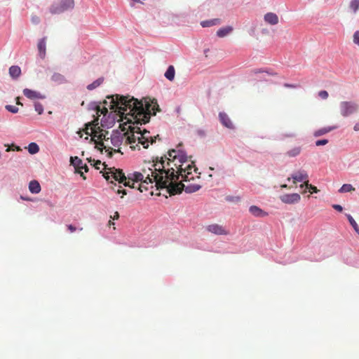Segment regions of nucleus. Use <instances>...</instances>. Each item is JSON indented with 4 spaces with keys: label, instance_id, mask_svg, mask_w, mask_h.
<instances>
[{
    "label": "nucleus",
    "instance_id": "nucleus-43",
    "mask_svg": "<svg viewBox=\"0 0 359 359\" xmlns=\"http://www.w3.org/2000/svg\"><path fill=\"white\" fill-rule=\"evenodd\" d=\"M187 164H191L192 165V170L194 169V171L195 172V173H197L198 168L195 167V165L194 164V162L192 161H191V160L188 161L187 160V163L184 164L183 168H185Z\"/></svg>",
    "mask_w": 359,
    "mask_h": 359
},
{
    "label": "nucleus",
    "instance_id": "nucleus-21",
    "mask_svg": "<svg viewBox=\"0 0 359 359\" xmlns=\"http://www.w3.org/2000/svg\"><path fill=\"white\" fill-rule=\"evenodd\" d=\"M336 128H337L336 126L324 127V128H320V129L316 130L313 133V135L316 137H320V136H322L326 133H328L332 131L333 130H334Z\"/></svg>",
    "mask_w": 359,
    "mask_h": 359
},
{
    "label": "nucleus",
    "instance_id": "nucleus-45",
    "mask_svg": "<svg viewBox=\"0 0 359 359\" xmlns=\"http://www.w3.org/2000/svg\"><path fill=\"white\" fill-rule=\"evenodd\" d=\"M332 208L339 212H341L343 210L342 206L338 204L332 205Z\"/></svg>",
    "mask_w": 359,
    "mask_h": 359
},
{
    "label": "nucleus",
    "instance_id": "nucleus-32",
    "mask_svg": "<svg viewBox=\"0 0 359 359\" xmlns=\"http://www.w3.org/2000/svg\"><path fill=\"white\" fill-rule=\"evenodd\" d=\"M355 188L350 184H344L341 186V187L339 189V192L340 193H346L354 191Z\"/></svg>",
    "mask_w": 359,
    "mask_h": 359
},
{
    "label": "nucleus",
    "instance_id": "nucleus-29",
    "mask_svg": "<svg viewBox=\"0 0 359 359\" xmlns=\"http://www.w3.org/2000/svg\"><path fill=\"white\" fill-rule=\"evenodd\" d=\"M300 147H294L286 152V155L289 157H295L301 153Z\"/></svg>",
    "mask_w": 359,
    "mask_h": 359
},
{
    "label": "nucleus",
    "instance_id": "nucleus-8",
    "mask_svg": "<svg viewBox=\"0 0 359 359\" xmlns=\"http://www.w3.org/2000/svg\"><path fill=\"white\" fill-rule=\"evenodd\" d=\"M109 171L103 172V176L107 181H109L110 179H113L119 183L124 184L125 182H127V177L125 176V174L122 172L121 170H112L111 168H109Z\"/></svg>",
    "mask_w": 359,
    "mask_h": 359
},
{
    "label": "nucleus",
    "instance_id": "nucleus-36",
    "mask_svg": "<svg viewBox=\"0 0 359 359\" xmlns=\"http://www.w3.org/2000/svg\"><path fill=\"white\" fill-rule=\"evenodd\" d=\"M350 7L354 13H356L359 8V0H352L350 4Z\"/></svg>",
    "mask_w": 359,
    "mask_h": 359
},
{
    "label": "nucleus",
    "instance_id": "nucleus-12",
    "mask_svg": "<svg viewBox=\"0 0 359 359\" xmlns=\"http://www.w3.org/2000/svg\"><path fill=\"white\" fill-rule=\"evenodd\" d=\"M91 125L92 124L90 123L88 124H86L85 133L87 135H93V138H92L93 140H94L95 137H97L100 140H107L106 135L107 134V132H106L105 134L103 133L102 132H101L99 135H97V131L95 130V128H93Z\"/></svg>",
    "mask_w": 359,
    "mask_h": 359
},
{
    "label": "nucleus",
    "instance_id": "nucleus-26",
    "mask_svg": "<svg viewBox=\"0 0 359 359\" xmlns=\"http://www.w3.org/2000/svg\"><path fill=\"white\" fill-rule=\"evenodd\" d=\"M220 22H220L219 19L215 18V19H212V20L202 21L201 22V25L203 27H212V26H214L216 25H219V24H220Z\"/></svg>",
    "mask_w": 359,
    "mask_h": 359
},
{
    "label": "nucleus",
    "instance_id": "nucleus-9",
    "mask_svg": "<svg viewBox=\"0 0 359 359\" xmlns=\"http://www.w3.org/2000/svg\"><path fill=\"white\" fill-rule=\"evenodd\" d=\"M71 164L74 167L76 172L80 174L83 180H86V177L83 175L82 170H84L86 172L88 171V167L86 163H83L82 160L77 156L70 158Z\"/></svg>",
    "mask_w": 359,
    "mask_h": 359
},
{
    "label": "nucleus",
    "instance_id": "nucleus-46",
    "mask_svg": "<svg viewBox=\"0 0 359 359\" xmlns=\"http://www.w3.org/2000/svg\"><path fill=\"white\" fill-rule=\"evenodd\" d=\"M67 226V229L69 230V231L71 233H73V232H74L76 230V228L74 226L72 225V224H69Z\"/></svg>",
    "mask_w": 359,
    "mask_h": 359
},
{
    "label": "nucleus",
    "instance_id": "nucleus-38",
    "mask_svg": "<svg viewBox=\"0 0 359 359\" xmlns=\"http://www.w3.org/2000/svg\"><path fill=\"white\" fill-rule=\"evenodd\" d=\"M6 109L8 111L14 113V114L17 113L18 111V108L17 107L13 106V105H6Z\"/></svg>",
    "mask_w": 359,
    "mask_h": 359
},
{
    "label": "nucleus",
    "instance_id": "nucleus-44",
    "mask_svg": "<svg viewBox=\"0 0 359 359\" xmlns=\"http://www.w3.org/2000/svg\"><path fill=\"white\" fill-rule=\"evenodd\" d=\"M254 74H257L260 73H266L268 75H273V74L270 73L269 72L266 70H262V69H255L253 71Z\"/></svg>",
    "mask_w": 359,
    "mask_h": 359
},
{
    "label": "nucleus",
    "instance_id": "nucleus-13",
    "mask_svg": "<svg viewBox=\"0 0 359 359\" xmlns=\"http://www.w3.org/2000/svg\"><path fill=\"white\" fill-rule=\"evenodd\" d=\"M23 94L26 97L30 100H43L46 98L44 95L29 88H25L23 90Z\"/></svg>",
    "mask_w": 359,
    "mask_h": 359
},
{
    "label": "nucleus",
    "instance_id": "nucleus-28",
    "mask_svg": "<svg viewBox=\"0 0 359 359\" xmlns=\"http://www.w3.org/2000/svg\"><path fill=\"white\" fill-rule=\"evenodd\" d=\"M232 27L229 26L220 28L219 29L217 30V35L219 37H224L226 35H228L232 31Z\"/></svg>",
    "mask_w": 359,
    "mask_h": 359
},
{
    "label": "nucleus",
    "instance_id": "nucleus-24",
    "mask_svg": "<svg viewBox=\"0 0 359 359\" xmlns=\"http://www.w3.org/2000/svg\"><path fill=\"white\" fill-rule=\"evenodd\" d=\"M123 139V136L118 133L113 134L111 136V144L116 147H118L121 144Z\"/></svg>",
    "mask_w": 359,
    "mask_h": 359
},
{
    "label": "nucleus",
    "instance_id": "nucleus-23",
    "mask_svg": "<svg viewBox=\"0 0 359 359\" xmlns=\"http://www.w3.org/2000/svg\"><path fill=\"white\" fill-rule=\"evenodd\" d=\"M51 81L58 84L64 83L67 81L65 76L57 72L52 75Z\"/></svg>",
    "mask_w": 359,
    "mask_h": 359
},
{
    "label": "nucleus",
    "instance_id": "nucleus-6",
    "mask_svg": "<svg viewBox=\"0 0 359 359\" xmlns=\"http://www.w3.org/2000/svg\"><path fill=\"white\" fill-rule=\"evenodd\" d=\"M358 109V105L351 101H343L339 104V112L343 117H348Z\"/></svg>",
    "mask_w": 359,
    "mask_h": 359
},
{
    "label": "nucleus",
    "instance_id": "nucleus-4",
    "mask_svg": "<svg viewBox=\"0 0 359 359\" xmlns=\"http://www.w3.org/2000/svg\"><path fill=\"white\" fill-rule=\"evenodd\" d=\"M132 134L128 135L127 137V142L130 145L132 150L138 149L140 150V144H142L143 148L147 149L149 143L154 144L156 142V138L159 137L158 135L156 136H151L150 132L144 129L142 130L137 126H134L130 128Z\"/></svg>",
    "mask_w": 359,
    "mask_h": 359
},
{
    "label": "nucleus",
    "instance_id": "nucleus-40",
    "mask_svg": "<svg viewBox=\"0 0 359 359\" xmlns=\"http://www.w3.org/2000/svg\"><path fill=\"white\" fill-rule=\"evenodd\" d=\"M318 95L323 100H326L329 96L328 93L326 90H320L318 93Z\"/></svg>",
    "mask_w": 359,
    "mask_h": 359
},
{
    "label": "nucleus",
    "instance_id": "nucleus-16",
    "mask_svg": "<svg viewBox=\"0 0 359 359\" xmlns=\"http://www.w3.org/2000/svg\"><path fill=\"white\" fill-rule=\"evenodd\" d=\"M39 57L41 59L45 58L46 54V37L39 40L37 44Z\"/></svg>",
    "mask_w": 359,
    "mask_h": 359
},
{
    "label": "nucleus",
    "instance_id": "nucleus-27",
    "mask_svg": "<svg viewBox=\"0 0 359 359\" xmlns=\"http://www.w3.org/2000/svg\"><path fill=\"white\" fill-rule=\"evenodd\" d=\"M175 68L172 65H170L167 69L164 76L169 81H173V79L175 78Z\"/></svg>",
    "mask_w": 359,
    "mask_h": 359
},
{
    "label": "nucleus",
    "instance_id": "nucleus-22",
    "mask_svg": "<svg viewBox=\"0 0 359 359\" xmlns=\"http://www.w3.org/2000/svg\"><path fill=\"white\" fill-rule=\"evenodd\" d=\"M29 189L32 194H38L41 191L40 184L36 180H32L29 182Z\"/></svg>",
    "mask_w": 359,
    "mask_h": 359
},
{
    "label": "nucleus",
    "instance_id": "nucleus-33",
    "mask_svg": "<svg viewBox=\"0 0 359 359\" xmlns=\"http://www.w3.org/2000/svg\"><path fill=\"white\" fill-rule=\"evenodd\" d=\"M28 151L31 154H34L39 152V147L37 144L32 142L28 146Z\"/></svg>",
    "mask_w": 359,
    "mask_h": 359
},
{
    "label": "nucleus",
    "instance_id": "nucleus-35",
    "mask_svg": "<svg viewBox=\"0 0 359 359\" xmlns=\"http://www.w3.org/2000/svg\"><path fill=\"white\" fill-rule=\"evenodd\" d=\"M307 189H309L310 190V191L311 193H318L319 191V189H318V188L311 184L309 183V180H306L305 182V185H304Z\"/></svg>",
    "mask_w": 359,
    "mask_h": 359
},
{
    "label": "nucleus",
    "instance_id": "nucleus-3",
    "mask_svg": "<svg viewBox=\"0 0 359 359\" xmlns=\"http://www.w3.org/2000/svg\"><path fill=\"white\" fill-rule=\"evenodd\" d=\"M151 168H149L151 173H147L145 179L139 184L138 189L140 192H143L148 189L147 185L156 182L157 189L168 188L173 180H177V177L174 175L173 171H165L164 163H153Z\"/></svg>",
    "mask_w": 359,
    "mask_h": 359
},
{
    "label": "nucleus",
    "instance_id": "nucleus-2",
    "mask_svg": "<svg viewBox=\"0 0 359 359\" xmlns=\"http://www.w3.org/2000/svg\"><path fill=\"white\" fill-rule=\"evenodd\" d=\"M164 163L165 171L171 172L173 171L174 175L179 180L180 177L182 180L188 182L190 180H194V176L192 173V165L187 164L185 168H183L184 164L187 163V156L184 151L180 149H170L168 151V154L164 157L156 158V161L154 163Z\"/></svg>",
    "mask_w": 359,
    "mask_h": 359
},
{
    "label": "nucleus",
    "instance_id": "nucleus-42",
    "mask_svg": "<svg viewBox=\"0 0 359 359\" xmlns=\"http://www.w3.org/2000/svg\"><path fill=\"white\" fill-rule=\"evenodd\" d=\"M328 142V140H317L316 142V146H323V145H325L327 144Z\"/></svg>",
    "mask_w": 359,
    "mask_h": 359
},
{
    "label": "nucleus",
    "instance_id": "nucleus-54",
    "mask_svg": "<svg viewBox=\"0 0 359 359\" xmlns=\"http://www.w3.org/2000/svg\"><path fill=\"white\" fill-rule=\"evenodd\" d=\"M114 224V223L111 221L109 222V225Z\"/></svg>",
    "mask_w": 359,
    "mask_h": 359
},
{
    "label": "nucleus",
    "instance_id": "nucleus-50",
    "mask_svg": "<svg viewBox=\"0 0 359 359\" xmlns=\"http://www.w3.org/2000/svg\"><path fill=\"white\" fill-rule=\"evenodd\" d=\"M101 164V161H97L95 164L94 165V166L95 167L96 169L99 170L100 168L99 167V165Z\"/></svg>",
    "mask_w": 359,
    "mask_h": 359
},
{
    "label": "nucleus",
    "instance_id": "nucleus-7",
    "mask_svg": "<svg viewBox=\"0 0 359 359\" xmlns=\"http://www.w3.org/2000/svg\"><path fill=\"white\" fill-rule=\"evenodd\" d=\"M147 173H151V170L143 169L142 172H135L128 175L127 182H125L124 186L135 188V182L143 181L144 175L147 176Z\"/></svg>",
    "mask_w": 359,
    "mask_h": 359
},
{
    "label": "nucleus",
    "instance_id": "nucleus-17",
    "mask_svg": "<svg viewBox=\"0 0 359 359\" xmlns=\"http://www.w3.org/2000/svg\"><path fill=\"white\" fill-rule=\"evenodd\" d=\"M264 20L269 25H275L278 23V17L274 13H267L264 15Z\"/></svg>",
    "mask_w": 359,
    "mask_h": 359
},
{
    "label": "nucleus",
    "instance_id": "nucleus-10",
    "mask_svg": "<svg viewBox=\"0 0 359 359\" xmlns=\"http://www.w3.org/2000/svg\"><path fill=\"white\" fill-rule=\"evenodd\" d=\"M206 230L216 235H228L229 233L224 226L218 224H212L207 226Z\"/></svg>",
    "mask_w": 359,
    "mask_h": 359
},
{
    "label": "nucleus",
    "instance_id": "nucleus-49",
    "mask_svg": "<svg viewBox=\"0 0 359 359\" xmlns=\"http://www.w3.org/2000/svg\"><path fill=\"white\" fill-rule=\"evenodd\" d=\"M284 86H285V87H286V88H296V86H295V85H293V84H289V83H285V84H284Z\"/></svg>",
    "mask_w": 359,
    "mask_h": 359
},
{
    "label": "nucleus",
    "instance_id": "nucleus-53",
    "mask_svg": "<svg viewBox=\"0 0 359 359\" xmlns=\"http://www.w3.org/2000/svg\"><path fill=\"white\" fill-rule=\"evenodd\" d=\"M281 187L282 188H286L287 187V184H283V185H281Z\"/></svg>",
    "mask_w": 359,
    "mask_h": 359
},
{
    "label": "nucleus",
    "instance_id": "nucleus-30",
    "mask_svg": "<svg viewBox=\"0 0 359 359\" xmlns=\"http://www.w3.org/2000/svg\"><path fill=\"white\" fill-rule=\"evenodd\" d=\"M50 12L55 15L59 14L64 12L63 8H62L60 4L52 5L50 8Z\"/></svg>",
    "mask_w": 359,
    "mask_h": 359
},
{
    "label": "nucleus",
    "instance_id": "nucleus-52",
    "mask_svg": "<svg viewBox=\"0 0 359 359\" xmlns=\"http://www.w3.org/2000/svg\"><path fill=\"white\" fill-rule=\"evenodd\" d=\"M16 104L18 105H22V104L20 102V97L16 98Z\"/></svg>",
    "mask_w": 359,
    "mask_h": 359
},
{
    "label": "nucleus",
    "instance_id": "nucleus-51",
    "mask_svg": "<svg viewBox=\"0 0 359 359\" xmlns=\"http://www.w3.org/2000/svg\"><path fill=\"white\" fill-rule=\"evenodd\" d=\"M353 129L355 131H358L359 130V123H357L354 127H353Z\"/></svg>",
    "mask_w": 359,
    "mask_h": 359
},
{
    "label": "nucleus",
    "instance_id": "nucleus-34",
    "mask_svg": "<svg viewBox=\"0 0 359 359\" xmlns=\"http://www.w3.org/2000/svg\"><path fill=\"white\" fill-rule=\"evenodd\" d=\"M347 218L351 224V225L353 226L354 230L359 234V226L356 222L354 220V219L350 215H346Z\"/></svg>",
    "mask_w": 359,
    "mask_h": 359
},
{
    "label": "nucleus",
    "instance_id": "nucleus-47",
    "mask_svg": "<svg viewBox=\"0 0 359 359\" xmlns=\"http://www.w3.org/2000/svg\"><path fill=\"white\" fill-rule=\"evenodd\" d=\"M116 192L117 194H122L123 195L126 194V191L125 189H118Z\"/></svg>",
    "mask_w": 359,
    "mask_h": 359
},
{
    "label": "nucleus",
    "instance_id": "nucleus-5",
    "mask_svg": "<svg viewBox=\"0 0 359 359\" xmlns=\"http://www.w3.org/2000/svg\"><path fill=\"white\" fill-rule=\"evenodd\" d=\"M177 180H173V182H172L168 186L169 193L171 195L180 194L183 190H184L187 193H193L201 189V185L198 184L189 183L191 180L186 182L187 184H183L182 182L177 183Z\"/></svg>",
    "mask_w": 359,
    "mask_h": 359
},
{
    "label": "nucleus",
    "instance_id": "nucleus-11",
    "mask_svg": "<svg viewBox=\"0 0 359 359\" xmlns=\"http://www.w3.org/2000/svg\"><path fill=\"white\" fill-rule=\"evenodd\" d=\"M280 201L287 204H292L298 203L300 199L301 196L299 194H287L281 196L280 197Z\"/></svg>",
    "mask_w": 359,
    "mask_h": 359
},
{
    "label": "nucleus",
    "instance_id": "nucleus-15",
    "mask_svg": "<svg viewBox=\"0 0 359 359\" xmlns=\"http://www.w3.org/2000/svg\"><path fill=\"white\" fill-rule=\"evenodd\" d=\"M219 118L221 123L226 128L233 129L234 126L229 116L224 112H219Z\"/></svg>",
    "mask_w": 359,
    "mask_h": 359
},
{
    "label": "nucleus",
    "instance_id": "nucleus-14",
    "mask_svg": "<svg viewBox=\"0 0 359 359\" xmlns=\"http://www.w3.org/2000/svg\"><path fill=\"white\" fill-rule=\"evenodd\" d=\"M293 179V183L297 184L298 182H304V184H301L300 187H303L305 185V182L309 180V175L304 170H300L292 176Z\"/></svg>",
    "mask_w": 359,
    "mask_h": 359
},
{
    "label": "nucleus",
    "instance_id": "nucleus-25",
    "mask_svg": "<svg viewBox=\"0 0 359 359\" xmlns=\"http://www.w3.org/2000/svg\"><path fill=\"white\" fill-rule=\"evenodd\" d=\"M60 5L63 8L64 11H67L69 9H72L74 6V0H61Z\"/></svg>",
    "mask_w": 359,
    "mask_h": 359
},
{
    "label": "nucleus",
    "instance_id": "nucleus-55",
    "mask_svg": "<svg viewBox=\"0 0 359 359\" xmlns=\"http://www.w3.org/2000/svg\"><path fill=\"white\" fill-rule=\"evenodd\" d=\"M104 112H107V109L106 108H104ZM102 113H104V111H102Z\"/></svg>",
    "mask_w": 359,
    "mask_h": 359
},
{
    "label": "nucleus",
    "instance_id": "nucleus-20",
    "mask_svg": "<svg viewBox=\"0 0 359 359\" xmlns=\"http://www.w3.org/2000/svg\"><path fill=\"white\" fill-rule=\"evenodd\" d=\"M250 212L255 217H266L267 213L256 205H252L249 208Z\"/></svg>",
    "mask_w": 359,
    "mask_h": 359
},
{
    "label": "nucleus",
    "instance_id": "nucleus-39",
    "mask_svg": "<svg viewBox=\"0 0 359 359\" xmlns=\"http://www.w3.org/2000/svg\"><path fill=\"white\" fill-rule=\"evenodd\" d=\"M40 18L36 15H32L31 22L34 25H38L40 22Z\"/></svg>",
    "mask_w": 359,
    "mask_h": 359
},
{
    "label": "nucleus",
    "instance_id": "nucleus-1",
    "mask_svg": "<svg viewBox=\"0 0 359 359\" xmlns=\"http://www.w3.org/2000/svg\"><path fill=\"white\" fill-rule=\"evenodd\" d=\"M111 98L112 108L118 109L121 114H129L133 116L134 122L137 124H145L149 121L151 115H156L157 111H160L159 106L156 100L144 98L139 101L134 97L130 98V96H123L119 95L108 97Z\"/></svg>",
    "mask_w": 359,
    "mask_h": 359
},
{
    "label": "nucleus",
    "instance_id": "nucleus-37",
    "mask_svg": "<svg viewBox=\"0 0 359 359\" xmlns=\"http://www.w3.org/2000/svg\"><path fill=\"white\" fill-rule=\"evenodd\" d=\"M34 109H35V111L39 114H42L43 112V107L41 103L35 102L34 103Z\"/></svg>",
    "mask_w": 359,
    "mask_h": 359
},
{
    "label": "nucleus",
    "instance_id": "nucleus-56",
    "mask_svg": "<svg viewBox=\"0 0 359 359\" xmlns=\"http://www.w3.org/2000/svg\"><path fill=\"white\" fill-rule=\"evenodd\" d=\"M48 204L49 206H53V205L50 202H48Z\"/></svg>",
    "mask_w": 359,
    "mask_h": 359
},
{
    "label": "nucleus",
    "instance_id": "nucleus-31",
    "mask_svg": "<svg viewBox=\"0 0 359 359\" xmlns=\"http://www.w3.org/2000/svg\"><path fill=\"white\" fill-rule=\"evenodd\" d=\"M103 81H104L103 78L97 79V80L93 81L92 83L89 84L87 86V89L89 90H92L96 88L97 87H98L99 86H100L102 83Z\"/></svg>",
    "mask_w": 359,
    "mask_h": 359
},
{
    "label": "nucleus",
    "instance_id": "nucleus-18",
    "mask_svg": "<svg viewBox=\"0 0 359 359\" xmlns=\"http://www.w3.org/2000/svg\"><path fill=\"white\" fill-rule=\"evenodd\" d=\"M95 142L97 144L96 147L98 149H100V151H102L103 149H104L106 150V152H107V155L109 158H111L112 156L113 152H119L120 151L119 149H113L111 147H107L106 146L104 145V143H103V142H102V140H100V142H97L96 141H95Z\"/></svg>",
    "mask_w": 359,
    "mask_h": 359
},
{
    "label": "nucleus",
    "instance_id": "nucleus-48",
    "mask_svg": "<svg viewBox=\"0 0 359 359\" xmlns=\"http://www.w3.org/2000/svg\"><path fill=\"white\" fill-rule=\"evenodd\" d=\"M113 219H118L119 218V214L118 212H115L113 217H111Z\"/></svg>",
    "mask_w": 359,
    "mask_h": 359
},
{
    "label": "nucleus",
    "instance_id": "nucleus-19",
    "mask_svg": "<svg viewBox=\"0 0 359 359\" xmlns=\"http://www.w3.org/2000/svg\"><path fill=\"white\" fill-rule=\"evenodd\" d=\"M10 76L13 79H18L21 75V69L18 65H13L8 69Z\"/></svg>",
    "mask_w": 359,
    "mask_h": 359
},
{
    "label": "nucleus",
    "instance_id": "nucleus-41",
    "mask_svg": "<svg viewBox=\"0 0 359 359\" xmlns=\"http://www.w3.org/2000/svg\"><path fill=\"white\" fill-rule=\"evenodd\" d=\"M353 43L359 46V31H356L353 34Z\"/></svg>",
    "mask_w": 359,
    "mask_h": 359
}]
</instances>
